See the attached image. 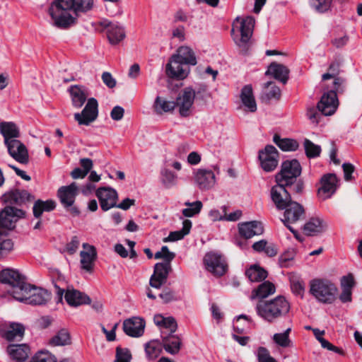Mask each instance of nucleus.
Wrapping results in <instances>:
<instances>
[{"label":"nucleus","instance_id":"obj_38","mask_svg":"<svg viewBox=\"0 0 362 362\" xmlns=\"http://www.w3.org/2000/svg\"><path fill=\"white\" fill-rule=\"evenodd\" d=\"M192 228V222L188 219H185L182 222V228L179 230L170 232L168 237L163 239L164 243L174 242L182 240L187 235Z\"/></svg>","mask_w":362,"mask_h":362},{"label":"nucleus","instance_id":"obj_8","mask_svg":"<svg viewBox=\"0 0 362 362\" xmlns=\"http://www.w3.org/2000/svg\"><path fill=\"white\" fill-rule=\"evenodd\" d=\"M220 169L217 165L209 168H201L194 172V180L199 189L202 191L212 189L216 183V175H219Z\"/></svg>","mask_w":362,"mask_h":362},{"label":"nucleus","instance_id":"obj_63","mask_svg":"<svg viewBox=\"0 0 362 362\" xmlns=\"http://www.w3.org/2000/svg\"><path fill=\"white\" fill-rule=\"evenodd\" d=\"M273 340L276 344L282 347H287L289 346V337L286 334L276 333L273 336Z\"/></svg>","mask_w":362,"mask_h":362},{"label":"nucleus","instance_id":"obj_43","mask_svg":"<svg viewBox=\"0 0 362 362\" xmlns=\"http://www.w3.org/2000/svg\"><path fill=\"white\" fill-rule=\"evenodd\" d=\"M175 107V102L167 100L160 96L156 97L153 105L154 110L158 115L172 112Z\"/></svg>","mask_w":362,"mask_h":362},{"label":"nucleus","instance_id":"obj_20","mask_svg":"<svg viewBox=\"0 0 362 362\" xmlns=\"http://www.w3.org/2000/svg\"><path fill=\"white\" fill-rule=\"evenodd\" d=\"M8 154L17 162L21 164H27L29 161V156L27 148L18 139L13 140L8 144H5Z\"/></svg>","mask_w":362,"mask_h":362},{"label":"nucleus","instance_id":"obj_19","mask_svg":"<svg viewBox=\"0 0 362 362\" xmlns=\"http://www.w3.org/2000/svg\"><path fill=\"white\" fill-rule=\"evenodd\" d=\"M96 196L103 211H107L116 206L117 192L113 188L100 187L96 190Z\"/></svg>","mask_w":362,"mask_h":362},{"label":"nucleus","instance_id":"obj_7","mask_svg":"<svg viewBox=\"0 0 362 362\" xmlns=\"http://www.w3.org/2000/svg\"><path fill=\"white\" fill-rule=\"evenodd\" d=\"M50 299L51 294L46 289L31 287L28 284L23 289L22 293H20L18 296H16V300L33 305H45Z\"/></svg>","mask_w":362,"mask_h":362},{"label":"nucleus","instance_id":"obj_6","mask_svg":"<svg viewBox=\"0 0 362 362\" xmlns=\"http://www.w3.org/2000/svg\"><path fill=\"white\" fill-rule=\"evenodd\" d=\"M310 293L319 303L331 304L336 299L337 288L327 279H314L310 282Z\"/></svg>","mask_w":362,"mask_h":362},{"label":"nucleus","instance_id":"obj_21","mask_svg":"<svg viewBox=\"0 0 362 362\" xmlns=\"http://www.w3.org/2000/svg\"><path fill=\"white\" fill-rule=\"evenodd\" d=\"M168 76L172 78L184 79L189 72V66L172 56L166 65Z\"/></svg>","mask_w":362,"mask_h":362},{"label":"nucleus","instance_id":"obj_47","mask_svg":"<svg viewBox=\"0 0 362 362\" xmlns=\"http://www.w3.org/2000/svg\"><path fill=\"white\" fill-rule=\"evenodd\" d=\"M161 351L162 345L158 341H151L145 345V351L148 359L153 360L156 358L161 353Z\"/></svg>","mask_w":362,"mask_h":362},{"label":"nucleus","instance_id":"obj_57","mask_svg":"<svg viewBox=\"0 0 362 362\" xmlns=\"http://www.w3.org/2000/svg\"><path fill=\"white\" fill-rule=\"evenodd\" d=\"M255 355L257 358V362H278L270 355L269 350L263 346L258 348Z\"/></svg>","mask_w":362,"mask_h":362},{"label":"nucleus","instance_id":"obj_24","mask_svg":"<svg viewBox=\"0 0 362 362\" xmlns=\"http://www.w3.org/2000/svg\"><path fill=\"white\" fill-rule=\"evenodd\" d=\"M145 328L144 320L139 317H133L125 320L123 322L124 333L132 337H139L143 335Z\"/></svg>","mask_w":362,"mask_h":362},{"label":"nucleus","instance_id":"obj_15","mask_svg":"<svg viewBox=\"0 0 362 362\" xmlns=\"http://www.w3.org/2000/svg\"><path fill=\"white\" fill-rule=\"evenodd\" d=\"M339 180L335 174H327L320 180L321 186L318 188L317 194L323 200L331 198L336 192Z\"/></svg>","mask_w":362,"mask_h":362},{"label":"nucleus","instance_id":"obj_16","mask_svg":"<svg viewBox=\"0 0 362 362\" xmlns=\"http://www.w3.org/2000/svg\"><path fill=\"white\" fill-rule=\"evenodd\" d=\"M98 107V101L93 98H89L81 113L74 114V119L80 125H88L97 118Z\"/></svg>","mask_w":362,"mask_h":362},{"label":"nucleus","instance_id":"obj_42","mask_svg":"<svg viewBox=\"0 0 362 362\" xmlns=\"http://www.w3.org/2000/svg\"><path fill=\"white\" fill-rule=\"evenodd\" d=\"M325 225L320 218H312L304 225V231L308 235H313L325 230Z\"/></svg>","mask_w":362,"mask_h":362},{"label":"nucleus","instance_id":"obj_34","mask_svg":"<svg viewBox=\"0 0 362 362\" xmlns=\"http://www.w3.org/2000/svg\"><path fill=\"white\" fill-rule=\"evenodd\" d=\"M73 105L79 108L83 106L88 96V90L83 86H74L70 88Z\"/></svg>","mask_w":362,"mask_h":362},{"label":"nucleus","instance_id":"obj_59","mask_svg":"<svg viewBox=\"0 0 362 362\" xmlns=\"http://www.w3.org/2000/svg\"><path fill=\"white\" fill-rule=\"evenodd\" d=\"M131 359L132 355L128 349L117 347L115 362H130Z\"/></svg>","mask_w":362,"mask_h":362},{"label":"nucleus","instance_id":"obj_51","mask_svg":"<svg viewBox=\"0 0 362 362\" xmlns=\"http://www.w3.org/2000/svg\"><path fill=\"white\" fill-rule=\"evenodd\" d=\"M340 63L338 62H334L331 63L329 66L328 72L322 75V81L327 83H331L335 78L339 77L337 75L339 72Z\"/></svg>","mask_w":362,"mask_h":362},{"label":"nucleus","instance_id":"obj_53","mask_svg":"<svg viewBox=\"0 0 362 362\" xmlns=\"http://www.w3.org/2000/svg\"><path fill=\"white\" fill-rule=\"evenodd\" d=\"M29 362H57L54 355L48 351H39L30 359Z\"/></svg>","mask_w":362,"mask_h":362},{"label":"nucleus","instance_id":"obj_37","mask_svg":"<svg viewBox=\"0 0 362 362\" xmlns=\"http://www.w3.org/2000/svg\"><path fill=\"white\" fill-rule=\"evenodd\" d=\"M153 322L158 327L169 329L170 334L175 332L177 327V322L173 317H164L157 314L153 317Z\"/></svg>","mask_w":362,"mask_h":362},{"label":"nucleus","instance_id":"obj_46","mask_svg":"<svg viewBox=\"0 0 362 362\" xmlns=\"http://www.w3.org/2000/svg\"><path fill=\"white\" fill-rule=\"evenodd\" d=\"M245 274L250 281H261L266 279L267 272L259 266L252 265L246 270Z\"/></svg>","mask_w":362,"mask_h":362},{"label":"nucleus","instance_id":"obj_18","mask_svg":"<svg viewBox=\"0 0 362 362\" xmlns=\"http://www.w3.org/2000/svg\"><path fill=\"white\" fill-rule=\"evenodd\" d=\"M195 98L194 90L190 88H185L177 98L176 106L179 107L181 116L187 117L189 115L190 109L194 103Z\"/></svg>","mask_w":362,"mask_h":362},{"label":"nucleus","instance_id":"obj_48","mask_svg":"<svg viewBox=\"0 0 362 362\" xmlns=\"http://www.w3.org/2000/svg\"><path fill=\"white\" fill-rule=\"evenodd\" d=\"M70 340L69 332L62 329L51 338L49 344L52 346H65L70 343Z\"/></svg>","mask_w":362,"mask_h":362},{"label":"nucleus","instance_id":"obj_5","mask_svg":"<svg viewBox=\"0 0 362 362\" xmlns=\"http://www.w3.org/2000/svg\"><path fill=\"white\" fill-rule=\"evenodd\" d=\"M255 20L252 16L237 17L233 23L231 35L235 43L245 48L252 37Z\"/></svg>","mask_w":362,"mask_h":362},{"label":"nucleus","instance_id":"obj_2","mask_svg":"<svg viewBox=\"0 0 362 362\" xmlns=\"http://www.w3.org/2000/svg\"><path fill=\"white\" fill-rule=\"evenodd\" d=\"M324 86V93L317 103V109L310 107L307 111V117L315 124L319 123L322 115L330 116L336 112L339 105L337 94L344 91L345 81L342 78H335L331 83H325Z\"/></svg>","mask_w":362,"mask_h":362},{"label":"nucleus","instance_id":"obj_13","mask_svg":"<svg viewBox=\"0 0 362 362\" xmlns=\"http://www.w3.org/2000/svg\"><path fill=\"white\" fill-rule=\"evenodd\" d=\"M278 151L272 145H267L259 151V160L263 170L266 172L273 171L278 165Z\"/></svg>","mask_w":362,"mask_h":362},{"label":"nucleus","instance_id":"obj_33","mask_svg":"<svg viewBox=\"0 0 362 362\" xmlns=\"http://www.w3.org/2000/svg\"><path fill=\"white\" fill-rule=\"evenodd\" d=\"M173 56L187 66H194L197 64V59L193 50L187 46H181L177 49L176 54Z\"/></svg>","mask_w":362,"mask_h":362},{"label":"nucleus","instance_id":"obj_25","mask_svg":"<svg viewBox=\"0 0 362 362\" xmlns=\"http://www.w3.org/2000/svg\"><path fill=\"white\" fill-rule=\"evenodd\" d=\"M103 25L107 29V36L111 45H117L125 38L124 28L119 23L105 21Z\"/></svg>","mask_w":362,"mask_h":362},{"label":"nucleus","instance_id":"obj_14","mask_svg":"<svg viewBox=\"0 0 362 362\" xmlns=\"http://www.w3.org/2000/svg\"><path fill=\"white\" fill-rule=\"evenodd\" d=\"M204 262L206 269L216 276H222L226 272L227 264L224 258L216 252L206 253Z\"/></svg>","mask_w":362,"mask_h":362},{"label":"nucleus","instance_id":"obj_23","mask_svg":"<svg viewBox=\"0 0 362 362\" xmlns=\"http://www.w3.org/2000/svg\"><path fill=\"white\" fill-rule=\"evenodd\" d=\"M78 194V188L76 182H72L69 185L62 186L57 191V197L61 204L65 209L71 206Z\"/></svg>","mask_w":362,"mask_h":362},{"label":"nucleus","instance_id":"obj_17","mask_svg":"<svg viewBox=\"0 0 362 362\" xmlns=\"http://www.w3.org/2000/svg\"><path fill=\"white\" fill-rule=\"evenodd\" d=\"M271 198L278 209H284L291 202V197L286 186L276 183L271 189Z\"/></svg>","mask_w":362,"mask_h":362},{"label":"nucleus","instance_id":"obj_28","mask_svg":"<svg viewBox=\"0 0 362 362\" xmlns=\"http://www.w3.org/2000/svg\"><path fill=\"white\" fill-rule=\"evenodd\" d=\"M7 353L15 362H24L30 354V348L25 344H10Z\"/></svg>","mask_w":362,"mask_h":362},{"label":"nucleus","instance_id":"obj_31","mask_svg":"<svg viewBox=\"0 0 362 362\" xmlns=\"http://www.w3.org/2000/svg\"><path fill=\"white\" fill-rule=\"evenodd\" d=\"M288 73L289 71L285 66L274 62L269 66L266 75L272 76L285 84L288 79Z\"/></svg>","mask_w":362,"mask_h":362},{"label":"nucleus","instance_id":"obj_61","mask_svg":"<svg viewBox=\"0 0 362 362\" xmlns=\"http://www.w3.org/2000/svg\"><path fill=\"white\" fill-rule=\"evenodd\" d=\"M1 199L6 203L11 204H16V205H21V199L17 194V189L14 191H11L7 193H5L2 197Z\"/></svg>","mask_w":362,"mask_h":362},{"label":"nucleus","instance_id":"obj_50","mask_svg":"<svg viewBox=\"0 0 362 362\" xmlns=\"http://www.w3.org/2000/svg\"><path fill=\"white\" fill-rule=\"evenodd\" d=\"M333 1L339 3V0H309V4L317 12L324 13L330 8Z\"/></svg>","mask_w":362,"mask_h":362},{"label":"nucleus","instance_id":"obj_35","mask_svg":"<svg viewBox=\"0 0 362 362\" xmlns=\"http://www.w3.org/2000/svg\"><path fill=\"white\" fill-rule=\"evenodd\" d=\"M24 334V327L21 324L11 322L8 326L1 329V335L8 341L21 338Z\"/></svg>","mask_w":362,"mask_h":362},{"label":"nucleus","instance_id":"obj_64","mask_svg":"<svg viewBox=\"0 0 362 362\" xmlns=\"http://www.w3.org/2000/svg\"><path fill=\"white\" fill-rule=\"evenodd\" d=\"M342 168L344 175V180L346 181H351L355 179L353 176V173L355 170L354 165L350 163H344L342 165Z\"/></svg>","mask_w":362,"mask_h":362},{"label":"nucleus","instance_id":"obj_3","mask_svg":"<svg viewBox=\"0 0 362 362\" xmlns=\"http://www.w3.org/2000/svg\"><path fill=\"white\" fill-rule=\"evenodd\" d=\"M324 86V93L317 103V109L310 107L307 111V117L315 124L319 123L322 115L330 116L336 112L339 105L337 94L344 91L345 81L342 78H335L331 83H325Z\"/></svg>","mask_w":362,"mask_h":362},{"label":"nucleus","instance_id":"obj_9","mask_svg":"<svg viewBox=\"0 0 362 362\" xmlns=\"http://www.w3.org/2000/svg\"><path fill=\"white\" fill-rule=\"evenodd\" d=\"M300 173L301 166L297 160H285L281 171L275 176L276 182L286 187L291 186Z\"/></svg>","mask_w":362,"mask_h":362},{"label":"nucleus","instance_id":"obj_29","mask_svg":"<svg viewBox=\"0 0 362 362\" xmlns=\"http://www.w3.org/2000/svg\"><path fill=\"white\" fill-rule=\"evenodd\" d=\"M83 250L80 252L81 268L90 272L92 269L93 263L96 257V251L93 246L87 243L83 244Z\"/></svg>","mask_w":362,"mask_h":362},{"label":"nucleus","instance_id":"obj_62","mask_svg":"<svg viewBox=\"0 0 362 362\" xmlns=\"http://www.w3.org/2000/svg\"><path fill=\"white\" fill-rule=\"evenodd\" d=\"M159 296L163 300L164 303H170L172 301H177L180 300V297L177 295V293L169 289H164L160 294Z\"/></svg>","mask_w":362,"mask_h":362},{"label":"nucleus","instance_id":"obj_30","mask_svg":"<svg viewBox=\"0 0 362 362\" xmlns=\"http://www.w3.org/2000/svg\"><path fill=\"white\" fill-rule=\"evenodd\" d=\"M64 298L67 303L74 307L90 303V298L88 296L74 288H68Z\"/></svg>","mask_w":362,"mask_h":362},{"label":"nucleus","instance_id":"obj_1","mask_svg":"<svg viewBox=\"0 0 362 362\" xmlns=\"http://www.w3.org/2000/svg\"><path fill=\"white\" fill-rule=\"evenodd\" d=\"M93 0H54L48 10L53 25L66 29L74 25L78 13L90 11Z\"/></svg>","mask_w":362,"mask_h":362},{"label":"nucleus","instance_id":"obj_55","mask_svg":"<svg viewBox=\"0 0 362 362\" xmlns=\"http://www.w3.org/2000/svg\"><path fill=\"white\" fill-rule=\"evenodd\" d=\"M294 251H286L279 258V264L281 267L288 268L293 265L294 259Z\"/></svg>","mask_w":362,"mask_h":362},{"label":"nucleus","instance_id":"obj_22","mask_svg":"<svg viewBox=\"0 0 362 362\" xmlns=\"http://www.w3.org/2000/svg\"><path fill=\"white\" fill-rule=\"evenodd\" d=\"M171 266L168 262H158L154 267V272L150 279V285L156 288H160L165 283Z\"/></svg>","mask_w":362,"mask_h":362},{"label":"nucleus","instance_id":"obj_4","mask_svg":"<svg viewBox=\"0 0 362 362\" xmlns=\"http://www.w3.org/2000/svg\"><path fill=\"white\" fill-rule=\"evenodd\" d=\"M289 310V303L281 296L269 300H260L255 306L257 315L269 323H274L285 317Z\"/></svg>","mask_w":362,"mask_h":362},{"label":"nucleus","instance_id":"obj_41","mask_svg":"<svg viewBox=\"0 0 362 362\" xmlns=\"http://www.w3.org/2000/svg\"><path fill=\"white\" fill-rule=\"evenodd\" d=\"M80 165L81 168H76L71 171V176L73 179L84 178L92 168L93 161L90 158H82L80 160Z\"/></svg>","mask_w":362,"mask_h":362},{"label":"nucleus","instance_id":"obj_36","mask_svg":"<svg viewBox=\"0 0 362 362\" xmlns=\"http://www.w3.org/2000/svg\"><path fill=\"white\" fill-rule=\"evenodd\" d=\"M56 204L53 200L42 201L38 199L35 202L33 206V215L35 218H39L44 212H49L54 210Z\"/></svg>","mask_w":362,"mask_h":362},{"label":"nucleus","instance_id":"obj_12","mask_svg":"<svg viewBox=\"0 0 362 362\" xmlns=\"http://www.w3.org/2000/svg\"><path fill=\"white\" fill-rule=\"evenodd\" d=\"M23 214L21 209L10 206H5L0 211V237L13 229L16 221Z\"/></svg>","mask_w":362,"mask_h":362},{"label":"nucleus","instance_id":"obj_58","mask_svg":"<svg viewBox=\"0 0 362 362\" xmlns=\"http://www.w3.org/2000/svg\"><path fill=\"white\" fill-rule=\"evenodd\" d=\"M175 254L170 252L167 246H163L161 250L156 252L155 259H163V262H168L170 264L171 261L175 258Z\"/></svg>","mask_w":362,"mask_h":362},{"label":"nucleus","instance_id":"obj_39","mask_svg":"<svg viewBox=\"0 0 362 362\" xmlns=\"http://www.w3.org/2000/svg\"><path fill=\"white\" fill-rule=\"evenodd\" d=\"M160 180L164 187L170 189L177 183V175L176 173L167 168L160 170Z\"/></svg>","mask_w":362,"mask_h":362},{"label":"nucleus","instance_id":"obj_54","mask_svg":"<svg viewBox=\"0 0 362 362\" xmlns=\"http://www.w3.org/2000/svg\"><path fill=\"white\" fill-rule=\"evenodd\" d=\"M291 288L292 292L297 296L303 297L305 292L304 281L299 277L293 276L291 278Z\"/></svg>","mask_w":362,"mask_h":362},{"label":"nucleus","instance_id":"obj_45","mask_svg":"<svg viewBox=\"0 0 362 362\" xmlns=\"http://www.w3.org/2000/svg\"><path fill=\"white\" fill-rule=\"evenodd\" d=\"M275 292L274 285L269 281H264L259 285L252 292V298H265Z\"/></svg>","mask_w":362,"mask_h":362},{"label":"nucleus","instance_id":"obj_32","mask_svg":"<svg viewBox=\"0 0 362 362\" xmlns=\"http://www.w3.org/2000/svg\"><path fill=\"white\" fill-rule=\"evenodd\" d=\"M240 99L243 105L248 111L255 112L257 110V103L251 85H246L243 87L240 93Z\"/></svg>","mask_w":362,"mask_h":362},{"label":"nucleus","instance_id":"obj_56","mask_svg":"<svg viewBox=\"0 0 362 362\" xmlns=\"http://www.w3.org/2000/svg\"><path fill=\"white\" fill-rule=\"evenodd\" d=\"M265 88L269 89L265 92V97L267 100L279 99L281 95V90L278 86H276L272 82H267L265 84Z\"/></svg>","mask_w":362,"mask_h":362},{"label":"nucleus","instance_id":"obj_40","mask_svg":"<svg viewBox=\"0 0 362 362\" xmlns=\"http://www.w3.org/2000/svg\"><path fill=\"white\" fill-rule=\"evenodd\" d=\"M273 141L284 151H294L299 146L296 140L288 138L282 139L278 134L274 136Z\"/></svg>","mask_w":362,"mask_h":362},{"label":"nucleus","instance_id":"obj_44","mask_svg":"<svg viewBox=\"0 0 362 362\" xmlns=\"http://www.w3.org/2000/svg\"><path fill=\"white\" fill-rule=\"evenodd\" d=\"M180 339L173 334L163 339V347L170 354H177L180 351Z\"/></svg>","mask_w":362,"mask_h":362},{"label":"nucleus","instance_id":"obj_27","mask_svg":"<svg viewBox=\"0 0 362 362\" xmlns=\"http://www.w3.org/2000/svg\"><path fill=\"white\" fill-rule=\"evenodd\" d=\"M0 134L4 137V144H8L11 141L20 137L19 128L12 122H1L0 123Z\"/></svg>","mask_w":362,"mask_h":362},{"label":"nucleus","instance_id":"obj_52","mask_svg":"<svg viewBox=\"0 0 362 362\" xmlns=\"http://www.w3.org/2000/svg\"><path fill=\"white\" fill-rule=\"evenodd\" d=\"M303 144L305 154L308 158H316L320 156L321 152L320 146L315 144L307 139L304 140Z\"/></svg>","mask_w":362,"mask_h":362},{"label":"nucleus","instance_id":"obj_60","mask_svg":"<svg viewBox=\"0 0 362 362\" xmlns=\"http://www.w3.org/2000/svg\"><path fill=\"white\" fill-rule=\"evenodd\" d=\"M13 249V243L11 239L0 242V259L6 257Z\"/></svg>","mask_w":362,"mask_h":362},{"label":"nucleus","instance_id":"obj_11","mask_svg":"<svg viewBox=\"0 0 362 362\" xmlns=\"http://www.w3.org/2000/svg\"><path fill=\"white\" fill-rule=\"evenodd\" d=\"M0 281L11 286L8 293L16 299V296L22 293L23 289L27 285L25 277L19 273L18 270L5 269L0 272Z\"/></svg>","mask_w":362,"mask_h":362},{"label":"nucleus","instance_id":"obj_49","mask_svg":"<svg viewBox=\"0 0 362 362\" xmlns=\"http://www.w3.org/2000/svg\"><path fill=\"white\" fill-rule=\"evenodd\" d=\"M185 206L187 208L182 209V214L185 217H192L201 211L203 204L201 201H196L194 202H186Z\"/></svg>","mask_w":362,"mask_h":362},{"label":"nucleus","instance_id":"obj_26","mask_svg":"<svg viewBox=\"0 0 362 362\" xmlns=\"http://www.w3.org/2000/svg\"><path fill=\"white\" fill-rule=\"evenodd\" d=\"M238 230L241 236L249 239L255 235L262 234L264 228L261 222L252 221L240 223Z\"/></svg>","mask_w":362,"mask_h":362},{"label":"nucleus","instance_id":"obj_10","mask_svg":"<svg viewBox=\"0 0 362 362\" xmlns=\"http://www.w3.org/2000/svg\"><path fill=\"white\" fill-rule=\"evenodd\" d=\"M284 218L281 221L284 223L289 230L300 240L298 232L291 226V224H295L301 222L305 219V210L301 204L296 202H290L286 207H285Z\"/></svg>","mask_w":362,"mask_h":362}]
</instances>
